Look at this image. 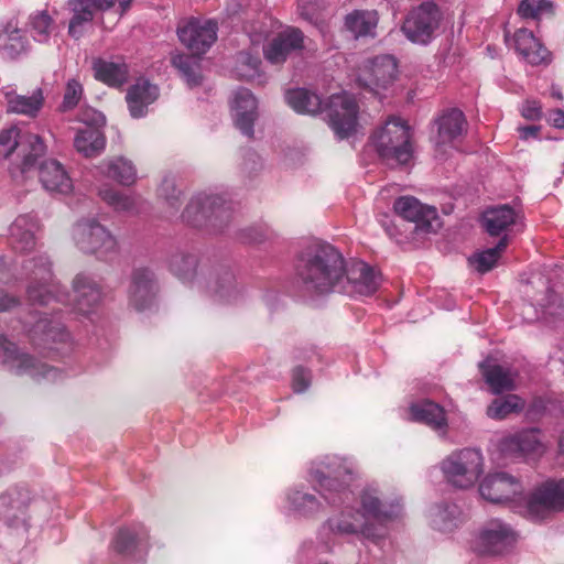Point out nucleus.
I'll use <instances>...</instances> for the list:
<instances>
[{"label":"nucleus","instance_id":"f257e3e1","mask_svg":"<svg viewBox=\"0 0 564 564\" xmlns=\"http://www.w3.org/2000/svg\"><path fill=\"white\" fill-rule=\"evenodd\" d=\"M316 467L310 474L319 487L321 496L330 505H344L343 509L329 517L319 527L318 541L326 550H330L335 536L355 535L364 540L379 543L387 535V530L368 523L356 506L349 503L350 489L348 482L339 478L351 480L357 473V464L352 458L338 455H325L316 462Z\"/></svg>","mask_w":564,"mask_h":564},{"label":"nucleus","instance_id":"f03ea898","mask_svg":"<svg viewBox=\"0 0 564 564\" xmlns=\"http://www.w3.org/2000/svg\"><path fill=\"white\" fill-rule=\"evenodd\" d=\"M37 219L29 214L18 216L10 226V243L15 251L24 253L20 278L29 280L28 299L32 304L47 305L66 303L68 294L53 280L52 262L45 252L35 250Z\"/></svg>","mask_w":564,"mask_h":564},{"label":"nucleus","instance_id":"7ed1b4c3","mask_svg":"<svg viewBox=\"0 0 564 564\" xmlns=\"http://www.w3.org/2000/svg\"><path fill=\"white\" fill-rule=\"evenodd\" d=\"M295 278L302 290L308 294L340 292L345 278V259L327 242L310 243L297 257Z\"/></svg>","mask_w":564,"mask_h":564},{"label":"nucleus","instance_id":"20e7f679","mask_svg":"<svg viewBox=\"0 0 564 564\" xmlns=\"http://www.w3.org/2000/svg\"><path fill=\"white\" fill-rule=\"evenodd\" d=\"M438 467L449 486L468 490L474 488L484 476L486 462L479 448L465 447L444 457Z\"/></svg>","mask_w":564,"mask_h":564},{"label":"nucleus","instance_id":"39448f33","mask_svg":"<svg viewBox=\"0 0 564 564\" xmlns=\"http://www.w3.org/2000/svg\"><path fill=\"white\" fill-rule=\"evenodd\" d=\"M0 364L11 375L37 383L55 382L63 378L58 368L36 359L4 336H0Z\"/></svg>","mask_w":564,"mask_h":564},{"label":"nucleus","instance_id":"423d86ee","mask_svg":"<svg viewBox=\"0 0 564 564\" xmlns=\"http://www.w3.org/2000/svg\"><path fill=\"white\" fill-rule=\"evenodd\" d=\"M356 507L368 523L386 530V524L395 520L402 512V499L390 495L379 482L365 484L355 499Z\"/></svg>","mask_w":564,"mask_h":564},{"label":"nucleus","instance_id":"0eeeda50","mask_svg":"<svg viewBox=\"0 0 564 564\" xmlns=\"http://www.w3.org/2000/svg\"><path fill=\"white\" fill-rule=\"evenodd\" d=\"M379 156L389 165L408 164L413 156L410 128L398 118H390L372 135Z\"/></svg>","mask_w":564,"mask_h":564},{"label":"nucleus","instance_id":"6e6552de","mask_svg":"<svg viewBox=\"0 0 564 564\" xmlns=\"http://www.w3.org/2000/svg\"><path fill=\"white\" fill-rule=\"evenodd\" d=\"M72 238L79 251L99 259H108L118 252L117 238L94 217L79 219L73 226Z\"/></svg>","mask_w":564,"mask_h":564},{"label":"nucleus","instance_id":"1a4fd4ad","mask_svg":"<svg viewBox=\"0 0 564 564\" xmlns=\"http://www.w3.org/2000/svg\"><path fill=\"white\" fill-rule=\"evenodd\" d=\"M478 492L487 502L510 506L520 514L521 505L527 500L521 479L506 471L484 476L479 480Z\"/></svg>","mask_w":564,"mask_h":564},{"label":"nucleus","instance_id":"9d476101","mask_svg":"<svg viewBox=\"0 0 564 564\" xmlns=\"http://www.w3.org/2000/svg\"><path fill=\"white\" fill-rule=\"evenodd\" d=\"M521 516L540 522L552 512L564 510V479L546 480L538 486L521 505Z\"/></svg>","mask_w":564,"mask_h":564},{"label":"nucleus","instance_id":"9b49d317","mask_svg":"<svg viewBox=\"0 0 564 564\" xmlns=\"http://www.w3.org/2000/svg\"><path fill=\"white\" fill-rule=\"evenodd\" d=\"M518 538L519 534L511 524L494 518L479 528L471 547L479 555H501L514 547Z\"/></svg>","mask_w":564,"mask_h":564},{"label":"nucleus","instance_id":"f8f14e48","mask_svg":"<svg viewBox=\"0 0 564 564\" xmlns=\"http://www.w3.org/2000/svg\"><path fill=\"white\" fill-rule=\"evenodd\" d=\"M182 218L193 227H216L229 218V206L218 194L198 193L187 203Z\"/></svg>","mask_w":564,"mask_h":564},{"label":"nucleus","instance_id":"ddd939ff","mask_svg":"<svg viewBox=\"0 0 564 564\" xmlns=\"http://www.w3.org/2000/svg\"><path fill=\"white\" fill-rule=\"evenodd\" d=\"M397 61L391 55H380L365 61L356 74V83L360 88L381 96L395 80Z\"/></svg>","mask_w":564,"mask_h":564},{"label":"nucleus","instance_id":"4468645a","mask_svg":"<svg viewBox=\"0 0 564 564\" xmlns=\"http://www.w3.org/2000/svg\"><path fill=\"white\" fill-rule=\"evenodd\" d=\"M441 19L442 13L438 7L426 1L408 13L401 30L412 43L425 45L432 41Z\"/></svg>","mask_w":564,"mask_h":564},{"label":"nucleus","instance_id":"2eb2a0df","mask_svg":"<svg viewBox=\"0 0 564 564\" xmlns=\"http://www.w3.org/2000/svg\"><path fill=\"white\" fill-rule=\"evenodd\" d=\"M358 104L348 93L330 96L326 111L328 123L338 139H347L357 132Z\"/></svg>","mask_w":564,"mask_h":564},{"label":"nucleus","instance_id":"dca6fc26","mask_svg":"<svg viewBox=\"0 0 564 564\" xmlns=\"http://www.w3.org/2000/svg\"><path fill=\"white\" fill-rule=\"evenodd\" d=\"M31 339L37 348L67 356L74 350V340L59 321L43 317L31 330Z\"/></svg>","mask_w":564,"mask_h":564},{"label":"nucleus","instance_id":"f3484780","mask_svg":"<svg viewBox=\"0 0 564 564\" xmlns=\"http://www.w3.org/2000/svg\"><path fill=\"white\" fill-rule=\"evenodd\" d=\"M218 25L212 19L189 18L177 26V35L194 55L205 54L217 40Z\"/></svg>","mask_w":564,"mask_h":564},{"label":"nucleus","instance_id":"a211bd4d","mask_svg":"<svg viewBox=\"0 0 564 564\" xmlns=\"http://www.w3.org/2000/svg\"><path fill=\"white\" fill-rule=\"evenodd\" d=\"M280 509L289 517L312 519L323 511V502L304 485H294L283 492Z\"/></svg>","mask_w":564,"mask_h":564},{"label":"nucleus","instance_id":"6ab92c4d","mask_svg":"<svg viewBox=\"0 0 564 564\" xmlns=\"http://www.w3.org/2000/svg\"><path fill=\"white\" fill-rule=\"evenodd\" d=\"M380 284V276L364 261L345 262V278L340 292L350 296L373 294Z\"/></svg>","mask_w":564,"mask_h":564},{"label":"nucleus","instance_id":"aec40b11","mask_svg":"<svg viewBox=\"0 0 564 564\" xmlns=\"http://www.w3.org/2000/svg\"><path fill=\"white\" fill-rule=\"evenodd\" d=\"M539 430L529 429L499 438L497 447L507 458H528L541 455L544 445L540 441Z\"/></svg>","mask_w":564,"mask_h":564},{"label":"nucleus","instance_id":"412c9836","mask_svg":"<svg viewBox=\"0 0 564 564\" xmlns=\"http://www.w3.org/2000/svg\"><path fill=\"white\" fill-rule=\"evenodd\" d=\"M303 47V32L296 28L288 26L268 41L263 46V56L268 63L280 65Z\"/></svg>","mask_w":564,"mask_h":564},{"label":"nucleus","instance_id":"4be33fe9","mask_svg":"<svg viewBox=\"0 0 564 564\" xmlns=\"http://www.w3.org/2000/svg\"><path fill=\"white\" fill-rule=\"evenodd\" d=\"M158 284L153 272L148 268H137L131 274L128 290L129 306L138 312L151 308L155 302Z\"/></svg>","mask_w":564,"mask_h":564},{"label":"nucleus","instance_id":"5701e85b","mask_svg":"<svg viewBox=\"0 0 564 564\" xmlns=\"http://www.w3.org/2000/svg\"><path fill=\"white\" fill-rule=\"evenodd\" d=\"M235 126L247 137L253 134V124L258 118V101L249 89L239 88L230 100Z\"/></svg>","mask_w":564,"mask_h":564},{"label":"nucleus","instance_id":"b1692460","mask_svg":"<svg viewBox=\"0 0 564 564\" xmlns=\"http://www.w3.org/2000/svg\"><path fill=\"white\" fill-rule=\"evenodd\" d=\"M115 0H69L68 7L73 17L68 25V34L74 39L84 35L97 11L112 8Z\"/></svg>","mask_w":564,"mask_h":564},{"label":"nucleus","instance_id":"393cba45","mask_svg":"<svg viewBox=\"0 0 564 564\" xmlns=\"http://www.w3.org/2000/svg\"><path fill=\"white\" fill-rule=\"evenodd\" d=\"M74 307L80 314H89L102 301L104 291L95 276L78 273L73 280Z\"/></svg>","mask_w":564,"mask_h":564},{"label":"nucleus","instance_id":"a878e982","mask_svg":"<svg viewBox=\"0 0 564 564\" xmlns=\"http://www.w3.org/2000/svg\"><path fill=\"white\" fill-rule=\"evenodd\" d=\"M149 532L143 525L121 529L113 542L115 550L135 561H142L148 550Z\"/></svg>","mask_w":564,"mask_h":564},{"label":"nucleus","instance_id":"bb28decb","mask_svg":"<svg viewBox=\"0 0 564 564\" xmlns=\"http://www.w3.org/2000/svg\"><path fill=\"white\" fill-rule=\"evenodd\" d=\"M479 367L486 383L494 394L512 391L517 388L519 373L514 368L499 365L492 358H487Z\"/></svg>","mask_w":564,"mask_h":564},{"label":"nucleus","instance_id":"cd10ccee","mask_svg":"<svg viewBox=\"0 0 564 564\" xmlns=\"http://www.w3.org/2000/svg\"><path fill=\"white\" fill-rule=\"evenodd\" d=\"M409 419L414 422L423 423L444 436L447 431V417L445 410L431 400H420L409 406Z\"/></svg>","mask_w":564,"mask_h":564},{"label":"nucleus","instance_id":"c85d7f7f","mask_svg":"<svg viewBox=\"0 0 564 564\" xmlns=\"http://www.w3.org/2000/svg\"><path fill=\"white\" fill-rule=\"evenodd\" d=\"M482 225L490 236H507L513 227L521 226L520 214L509 205H499L482 214Z\"/></svg>","mask_w":564,"mask_h":564},{"label":"nucleus","instance_id":"c756f323","mask_svg":"<svg viewBox=\"0 0 564 564\" xmlns=\"http://www.w3.org/2000/svg\"><path fill=\"white\" fill-rule=\"evenodd\" d=\"M397 215L403 219L415 223L417 227L430 228L437 219L436 208L422 204L413 196H402L393 205Z\"/></svg>","mask_w":564,"mask_h":564},{"label":"nucleus","instance_id":"7c9ffc66","mask_svg":"<svg viewBox=\"0 0 564 564\" xmlns=\"http://www.w3.org/2000/svg\"><path fill=\"white\" fill-rule=\"evenodd\" d=\"M159 97V88L147 79H139L127 93L126 100L132 118L139 119L148 113V107Z\"/></svg>","mask_w":564,"mask_h":564},{"label":"nucleus","instance_id":"2f4dec72","mask_svg":"<svg viewBox=\"0 0 564 564\" xmlns=\"http://www.w3.org/2000/svg\"><path fill=\"white\" fill-rule=\"evenodd\" d=\"M430 525L442 533L454 531L463 522L460 508L452 502H437L427 511Z\"/></svg>","mask_w":564,"mask_h":564},{"label":"nucleus","instance_id":"473e14b6","mask_svg":"<svg viewBox=\"0 0 564 564\" xmlns=\"http://www.w3.org/2000/svg\"><path fill=\"white\" fill-rule=\"evenodd\" d=\"M436 147L451 144L466 131L465 116L458 109H449L436 120Z\"/></svg>","mask_w":564,"mask_h":564},{"label":"nucleus","instance_id":"72a5a7b5","mask_svg":"<svg viewBox=\"0 0 564 564\" xmlns=\"http://www.w3.org/2000/svg\"><path fill=\"white\" fill-rule=\"evenodd\" d=\"M513 47L517 53L528 63L539 65L546 61L547 50L528 29L518 30L512 39Z\"/></svg>","mask_w":564,"mask_h":564},{"label":"nucleus","instance_id":"f704fd0d","mask_svg":"<svg viewBox=\"0 0 564 564\" xmlns=\"http://www.w3.org/2000/svg\"><path fill=\"white\" fill-rule=\"evenodd\" d=\"M40 180L44 188L58 194H69L73 182L64 166L56 160L45 161L40 167Z\"/></svg>","mask_w":564,"mask_h":564},{"label":"nucleus","instance_id":"c9c22d12","mask_svg":"<svg viewBox=\"0 0 564 564\" xmlns=\"http://www.w3.org/2000/svg\"><path fill=\"white\" fill-rule=\"evenodd\" d=\"M29 48L30 42L25 32L13 22H9L0 31V53L4 58H18L25 54Z\"/></svg>","mask_w":564,"mask_h":564},{"label":"nucleus","instance_id":"e433bc0d","mask_svg":"<svg viewBox=\"0 0 564 564\" xmlns=\"http://www.w3.org/2000/svg\"><path fill=\"white\" fill-rule=\"evenodd\" d=\"M29 501V492L24 488L13 486L0 494V516L13 525L23 514Z\"/></svg>","mask_w":564,"mask_h":564},{"label":"nucleus","instance_id":"4c0bfd02","mask_svg":"<svg viewBox=\"0 0 564 564\" xmlns=\"http://www.w3.org/2000/svg\"><path fill=\"white\" fill-rule=\"evenodd\" d=\"M94 76L97 80L110 87H120L128 80L129 68L122 62H113L104 58H95L93 61Z\"/></svg>","mask_w":564,"mask_h":564},{"label":"nucleus","instance_id":"58836bf2","mask_svg":"<svg viewBox=\"0 0 564 564\" xmlns=\"http://www.w3.org/2000/svg\"><path fill=\"white\" fill-rule=\"evenodd\" d=\"M98 196L113 210L126 214H137L141 209L142 199L137 194H126L110 185L101 186Z\"/></svg>","mask_w":564,"mask_h":564},{"label":"nucleus","instance_id":"ea45409f","mask_svg":"<svg viewBox=\"0 0 564 564\" xmlns=\"http://www.w3.org/2000/svg\"><path fill=\"white\" fill-rule=\"evenodd\" d=\"M379 17L376 10H355L345 18L346 29L356 37H375Z\"/></svg>","mask_w":564,"mask_h":564},{"label":"nucleus","instance_id":"a19ab883","mask_svg":"<svg viewBox=\"0 0 564 564\" xmlns=\"http://www.w3.org/2000/svg\"><path fill=\"white\" fill-rule=\"evenodd\" d=\"M100 173L115 180L123 186H130L137 181V170L133 163L123 158L116 156L104 161L99 165Z\"/></svg>","mask_w":564,"mask_h":564},{"label":"nucleus","instance_id":"79ce46f5","mask_svg":"<svg viewBox=\"0 0 564 564\" xmlns=\"http://www.w3.org/2000/svg\"><path fill=\"white\" fill-rule=\"evenodd\" d=\"M106 145L102 131L96 127L79 129L74 138L75 149L86 158L99 155Z\"/></svg>","mask_w":564,"mask_h":564},{"label":"nucleus","instance_id":"37998d69","mask_svg":"<svg viewBox=\"0 0 564 564\" xmlns=\"http://www.w3.org/2000/svg\"><path fill=\"white\" fill-rule=\"evenodd\" d=\"M286 104L297 113L316 115L322 109V98L305 88H294L285 91Z\"/></svg>","mask_w":564,"mask_h":564},{"label":"nucleus","instance_id":"c03bdc74","mask_svg":"<svg viewBox=\"0 0 564 564\" xmlns=\"http://www.w3.org/2000/svg\"><path fill=\"white\" fill-rule=\"evenodd\" d=\"M7 108L9 112L35 116L43 104L41 90L34 91L31 96L18 95L14 91L6 94Z\"/></svg>","mask_w":564,"mask_h":564},{"label":"nucleus","instance_id":"a18cd8bd","mask_svg":"<svg viewBox=\"0 0 564 564\" xmlns=\"http://www.w3.org/2000/svg\"><path fill=\"white\" fill-rule=\"evenodd\" d=\"M170 271L184 283L198 281L196 272L197 258L183 251L172 254L169 263Z\"/></svg>","mask_w":564,"mask_h":564},{"label":"nucleus","instance_id":"49530a36","mask_svg":"<svg viewBox=\"0 0 564 564\" xmlns=\"http://www.w3.org/2000/svg\"><path fill=\"white\" fill-rule=\"evenodd\" d=\"M525 408V401L517 394H508L503 398H496L487 406L486 414L492 420H505L511 414H518Z\"/></svg>","mask_w":564,"mask_h":564},{"label":"nucleus","instance_id":"de8ad7c7","mask_svg":"<svg viewBox=\"0 0 564 564\" xmlns=\"http://www.w3.org/2000/svg\"><path fill=\"white\" fill-rule=\"evenodd\" d=\"M508 243L509 238H507V236L502 237L496 247L473 254L468 259L469 264L479 273H486L490 271L496 265L502 252L506 250Z\"/></svg>","mask_w":564,"mask_h":564},{"label":"nucleus","instance_id":"09e8293b","mask_svg":"<svg viewBox=\"0 0 564 564\" xmlns=\"http://www.w3.org/2000/svg\"><path fill=\"white\" fill-rule=\"evenodd\" d=\"M158 197L165 206L169 215H174L181 206V191L176 186V178L173 175H165L158 188Z\"/></svg>","mask_w":564,"mask_h":564},{"label":"nucleus","instance_id":"8fccbe9b","mask_svg":"<svg viewBox=\"0 0 564 564\" xmlns=\"http://www.w3.org/2000/svg\"><path fill=\"white\" fill-rule=\"evenodd\" d=\"M172 63L181 72L189 87H196L202 83L200 66L197 58L178 54L172 58Z\"/></svg>","mask_w":564,"mask_h":564},{"label":"nucleus","instance_id":"3c124183","mask_svg":"<svg viewBox=\"0 0 564 564\" xmlns=\"http://www.w3.org/2000/svg\"><path fill=\"white\" fill-rule=\"evenodd\" d=\"M33 39L39 43H46L55 31L53 20L46 12H37L30 18Z\"/></svg>","mask_w":564,"mask_h":564},{"label":"nucleus","instance_id":"603ef678","mask_svg":"<svg viewBox=\"0 0 564 564\" xmlns=\"http://www.w3.org/2000/svg\"><path fill=\"white\" fill-rule=\"evenodd\" d=\"M21 149L24 152L22 161V171L31 167L36 160L45 153L46 147L37 134H28L26 142H21Z\"/></svg>","mask_w":564,"mask_h":564},{"label":"nucleus","instance_id":"864d4df0","mask_svg":"<svg viewBox=\"0 0 564 564\" xmlns=\"http://www.w3.org/2000/svg\"><path fill=\"white\" fill-rule=\"evenodd\" d=\"M260 59L249 52H240L236 58V74L242 79H253L259 76Z\"/></svg>","mask_w":564,"mask_h":564},{"label":"nucleus","instance_id":"5fc2aeb1","mask_svg":"<svg viewBox=\"0 0 564 564\" xmlns=\"http://www.w3.org/2000/svg\"><path fill=\"white\" fill-rule=\"evenodd\" d=\"M21 130L18 126H11L0 131V161L7 160L21 147Z\"/></svg>","mask_w":564,"mask_h":564},{"label":"nucleus","instance_id":"6e6d98bb","mask_svg":"<svg viewBox=\"0 0 564 564\" xmlns=\"http://www.w3.org/2000/svg\"><path fill=\"white\" fill-rule=\"evenodd\" d=\"M208 288L227 302L234 300L237 293L235 276L230 271H225L221 275H218L217 280Z\"/></svg>","mask_w":564,"mask_h":564},{"label":"nucleus","instance_id":"4d7b16f0","mask_svg":"<svg viewBox=\"0 0 564 564\" xmlns=\"http://www.w3.org/2000/svg\"><path fill=\"white\" fill-rule=\"evenodd\" d=\"M273 24L274 21L271 18L263 15L260 20L248 22L243 29L250 41L253 44H259L269 35Z\"/></svg>","mask_w":564,"mask_h":564},{"label":"nucleus","instance_id":"13d9d810","mask_svg":"<svg viewBox=\"0 0 564 564\" xmlns=\"http://www.w3.org/2000/svg\"><path fill=\"white\" fill-rule=\"evenodd\" d=\"M551 9L552 3L547 0H522L518 7V14L523 19H540Z\"/></svg>","mask_w":564,"mask_h":564},{"label":"nucleus","instance_id":"bf43d9fd","mask_svg":"<svg viewBox=\"0 0 564 564\" xmlns=\"http://www.w3.org/2000/svg\"><path fill=\"white\" fill-rule=\"evenodd\" d=\"M539 305L541 306V315H536V319L543 318L546 319V316H555L558 315L562 310V299L561 296L553 291V289L547 288L544 299L536 300Z\"/></svg>","mask_w":564,"mask_h":564},{"label":"nucleus","instance_id":"052dcab7","mask_svg":"<svg viewBox=\"0 0 564 564\" xmlns=\"http://www.w3.org/2000/svg\"><path fill=\"white\" fill-rule=\"evenodd\" d=\"M83 96V86L82 84L73 78L69 79L66 84V89L64 94V99L62 107L64 110H68L74 108Z\"/></svg>","mask_w":564,"mask_h":564},{"label":"nucleus","instance_id":"680f3d73","mask_svg":"<svg viewBox=\"0 0 564 564\" xmlns=\"http://www.w3.org/2000/svg\"><path fill=\"white\" fill-rule=\"evenodd\" d=\"M79 121H82L85 127H96L101 130L106 123V118L100 111L87 108L80 112Z\"/></svg>","mask_w":564,"mask_h":564},{"label":"nucleus","instance_id":"e2e57ef3","mask_svg":"<svg viewBox=\"0 0 564 564\" xmlns=\"http://www.w3.org/2000/svg\"><path fill=\"white\" fill-rule=\"evenodd\" d=\"M311 383V372L302 367L293 370L292 387L297 393L304 392Z\"/></svg>","mask_w":564,"mask_h":564},{"label":"nucleus","instance_id":"0e129e2a","mask_svg":"<svg viewBox=\"0 0 564 564\" xmlns=\"http://www.w3.org/2000/svg\"><path fill=\"white\" fill-rule=\"evenodd\" d=\"M297 10L302 18L310 22L317 19L318 2L317 0H297Z\"/></svg>","mask_w":564,"mask_h":564},{"label":"nucleus","instance_id":"69168bd1","mask_svg":"<svg viewBox=\"0 0 564 564\" xmlns=\"http://www.w3.org/2000/svg\"><path fill=\"white\" fill-rule=\"evenodd\" d=\"M521 113L525 119L536 120L541 117V106L538 101L530 100L524 102L521 108Z\"/></svg>","mask_w":564,"mask_h":564},{"label":"nucleus","instance_id":"338daca9","mask_svg":"<svg viewBox=\"0 0 564 564\" xmlns=\"http://www.w3.org/2000/svg\"><path fill=\"white\" fill-rule=\"evenodd\" d=\"M18 304V300L0 290V312L8 311Z\"/></svg>","mask_w":564,"mask_h":564},{"label":"nucleus","instance_id":"774afa93","mask_svg":"<svg viewBox=\"0 0 564 564\" xmlns=\"http://www.w3.org/2000/svg\"><path fill=\"white\" fill-rule=\"evenodd\" d=\"M549 121L552 126L558 129L564 128V111L563 110H555L550 115Z\"/></svg>","mask_w":564,"mask_h":564}]
</instances>
